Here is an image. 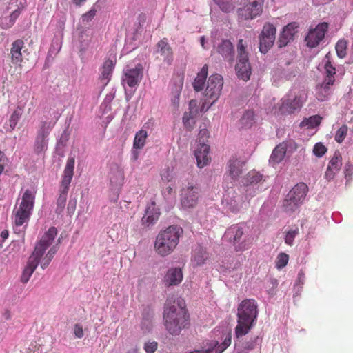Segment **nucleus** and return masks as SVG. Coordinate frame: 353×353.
I'll list each match as a JSON object with an SVG mask.
<instances>
[{
	"instance_id": "f257e3e1",
	"label": "nucleus",
	"mask_w": 353,
	"mask_h": 353,
	"mask_svg": "<svg viewBox=\"0 0 353 353\" xmlns=\"http://www.w3.org/2000/svg\"><path fill=\"white\" fill-rule=\"evenodd\" d=\"M189 316L187 310L181 301H178L172 303L167 301L165 304L163 312L164 325L166 330L173 336L180 334L182 329L189 325Z\"/></svg>"
},
{
	"instance_id": "f03ea898",
	"label": "nucleus",
	"mask_w": 353,
	"mask_h": 353,
	"mask_svg": "<svg viewBox=\"0 0 353 353\" xmlns=\"http://www.w3.org/2000/svg\"><path fill=\"white\" fill-rule=\"evenodd\" d=\"M183 230L178 225H171L161 231L156 238L154 247L157 252L164 256L171 253L179 243Z\"/></svg>"
},
{
	"instance_id": "7ed1b4c3",
	"label": "nucleus",
	"mask_w": 353,
	"mask_h": 353,
	"mask_svg": "<svg viewBox=\"0 0 353 353\" xmlns=\"http://www.w3.org/2000/svg\"><path fill=\"white\" fill-rule=\"evenodd\" d=\"M74 158L69 157L63 172V176L59 190V196L57 200V208L55 209V213L57 214H62L65 208L69 185L71 183V180L74 174Z\"/></svg>"
},
{
	"instance_id": "20e7f679",
	"label": "nucleus",
	"mask_w": 353,
	"mask_h": 353,
	"mask_svg": "<svg viewBox=\"0 0 353 353\" xmlns=\"http://www.w3.org/2000/svg\"><path fill=\"white\" fill-rule=\"evenodd\" d=\"M307 99V92L305 90H299L296 93L290 92L287 98L281 100L279 107L283 113L292 114L299 110Z\"/></svg>"
},
{
	"instance_id": "39448f33",
	"label": "nucleus",
	"mask_w": 353,
	"mask_h": 353,
	"mask_svg": "<svg viewBox=\"0 0 353 353\" xmlns=\"http://www.w3.org/2000/svg\"><path fill=\"white\" fill-rule=\"evenodd\" d=\"M53 125L50 121H42L39 125V130L34 144V152L36 154H43L48 149V139Z\"/></svg>"
},
{
	"instance_id": "423d86ee",
	"label": "nucleus",
	"mask_w": 353,
	"mask_h": 353,
	"mask_svg": "<svg viewBox=\"0 0 353 353\" xmlns=\"http://www.w3.org/2000/svg\"><path fill=\"white\" fill-rule=\"evenodd\" d=\"M276 29L275 26L266 23L259 35V50L261 53L265 54L272 47L275 41Z\"/></svg>"
},
{
	"instance_id": "0eeeda50",
	"label": "nucleus",
	"mask_w": 353,
	"mask_h": 353,
	"mask_svg": "<svg viewBox=\"0 0 353 353\" xmlns=\"http://www.w3.org/2000/svg\"><path fill=\"white\" fill-rule=\"evenodd\" d=\"M231 343V334L228 333L223 341L219 345L216 340H206L202 343L201 349L189 353H222Z\"/></svg>"
},
{
	"instance_id": "6e6552de",
	"label": "nucleus",
	"mask_w": 353,
	"mask_h": 353,
	"mask_svg": "<svg viewBox=\"0 0 353 353\" xmlns=\"http://www.w3.org/2000/svg\"><path fill=\"white\" fill-rule=\"evenodd\" d=\"M223 85V79L221 74H214L209 77L205 97L212 100L211 105L219 98Z\"/></svg>"
},
{
	"instance_id": "1a4fd4ad",
	"label": "nucleus",
	"mask_w": 353,
	"mask_h": 353,
	"mask_svg": "<svg viewBox=\"0 0 353 353\" xmlns=\"http://www.w3.org/2000/svg\"><path fill=\"white\" fill-rule=\"evenodd\" d=\"M200 190L197 186L188 185L181 191V205L185 210L194 208L198 203Z\"/></svg>"
},
{
	"instance_id": "9d476101",
	"label": "nucleus",
	"mask_w": 353,
	"mask_h": 353,
	"mask_svg": "<svg viewBox=\"0 0 353 353\" xmlns=\"http://www.w3.org/2000/svg\"><path fill=\"white\" fill-rule=\"evenodd\" d=\"M258 316L257 303L254 299L244 300V335L253 326Z\"/></svg>"
},
{
	"instance_id": "9b49d317",
	"label": "nucleus",
	"mask_w": 353,
	"mask_h": 353,
	"mask_svg": "<svg viewBox=\"0 0 353 353\" xmlns=\"http://www.w3.org/2000/svg\"><path fill=\"white\" fill-rule=\"evenodd\" d=\"M57 234V229L55 227H51L43 235L39 242L36 245L33 252L31 254L41 259L43 256L47 248L51 245L55 236Z\"/></svg>"
},
{
	"instance_id": "f8f14e48",
	"label": "nucleus",
	"mask_w": 353,
	"mask_h": 353,
	"mask_svg": "<svg viewBox=\"0 0 353 353\" xmlns=\"http://www.w3.org/2000/svg\"><path fill=\"white\" fill-rule=\"evenodd\" d=\"M327 29L328 23L323 22L319 23L315 28L310 30L305 39L307 46L310 48L316 47L324 39Z\"/></svg>"
},
{
	"instance_id": "ddd939ff",
	"label": "nucleus",
	"mask_w": 353,
	"mask_h": 353,
	"mask_svg": "<svg viewBox=\"0 0 353 353\" xmlns=\"http://www.w3.org/2000/svg\"><path fill=\"white\" fill-rule=\"evenodd\" d=\"M143 67L139 63L134 68H126L122 81L129 87L134 88L139 85L143 78Z\"/></svg>"
},
{
	"instance_id": "4468645a",
	"label": "nucleus",
	"mask_w": 353,
	"mask_h": 353,
	"mask_svg": "<svg viewBox=\"0 0 353 353\" xmlns=\"http://www.w3.org/2000/svg\"><path fill=\"white\" fill-rule=\"evenodd\" d=\"M264 0H244V19H252L261 14Z\"/></svg>"
},
{
	"instance_id": "2eb2a0df",
	"label": "nucleus",
	"mask_w": 353,
	"mask_h": 353,
	"mask_svg": "<svg viewBox=\"0 0 353 353\" xmlns=\"http://www.w3.org/2000/svg\"><path fill=\"white\" fill-rule=\"evenodd\" d=\"M299 27L297 22H292L283 28L278 41L280 48L286 46L290 41L294 39L295 34L298 32Z\"/></svg>"
},
{
	"instance_id": "dca6fc26",
	"label": "nucleus",
	"mask_w": 353,
	"mask_h": 353,
	"mask_svg": "<svg viewBox=\"0 0 353 353\" xmlns=\"http://www.w3.org/2000/svg\"><path fill=\"white\" fill-rule=\"evenodd\" d=\"M243 235L242 228L239 224L232 225L225 232V237L232 242L233 241L236 251H241L242 249V242L241 238Z\"/></svg>"
},
{
	"instance_id": "f3484780",
	"label": "nucleus",
	"mask_w": 353,
	"mask_h": 353,
	"mask_svg": "<svg viewBox=\"0 0 353 353\" xmlns=\"http://www.w3.org/2000/svg\"><path fill=\"white\" fill-rule=\"evenodd\" d=\"M210 146L202 141V143H199L197 148L194 152V156L196 159L197 165L199 168H203L209 162Z\"/></svg>"
},
{
	"instance_id": "a211bd4d",
	"label": "nucleus",
	"mask_w": 353,
	"mask_h": 353,
	"mask_svg": "<svg viewBox=\"0 0 353 353\" xmlns=\"http://www.w3.org/2000/svg\"><path fill=\"white\" fill-rule=\"evenodd\" d=\"M216 51L223 59L232 64L234 60V50L233 45L229 40H222L217 46Z\"/></svg>"
},
{
	"instance_id": "6ab92c4d",
	"label": "nucleus",
	"mask_w": 353,
	"mask_h": 353,
	"mask_svg": "<svg viewBox=\"0 0 353 353\" xmlns=\"http://www.w3.org/2000/svg\"><path fill=\"white\" fill-rule=\"evenodd\" d=\"M325 78L320 88L323 90L327 95L329 94L330 85H332L335 81L334 75L336 74V68L331 64L330 61H327L325 65Z\"/></svg>"
},
{
	"instance_id": "aec40b11",
	"label": "nucleus",
	"mask_w": 353,
	"mask_h": 353,
	"mask_svg": "<svg viewBox=\"0 0 353 353\" xmlns=\"http://www.w3.org/2000/svg\"><path fill=\"white\" fill-rule=\"evenodd\" d=\"M183 279V273L180 268L169 269L164 276L163 282L166 286L177 285Z\"/></svg>"
},
{
	"instance_id": "412c9836",
	"label": "nucleus",
	"mask_w": 353,
	"mask_h": 353,
	"mask_svg": "<svg viewBox=\"0 0 353 353\" xmlns=\"http://www.w3.org/2000/svg\"><path fill=\"white\" fill-rule=\"evenodd\" d=\"M40 260L41 259L36 257L34 255L31 254L30 256L27 265H26L21 276V281L23 283H26L29 281L30 276L40 263Z\"/></svg>"
},
{
	"instance_id": "4be33fe9",
	"label": "nucleus",
	"mask_w": 353,
	"mask_h": 353,
	"mask_svg": "<svg viewBox=\"0 0 353 353\" xmlns=\"http://www.w3.org/2000/svg\"><path fill=\"white\" fill-rule=\"evenodd\" d=\"M263 176L258 172L255 170H252L249 172L245 177L246 187L247 188L245 190L246 192V196L249 195L250 196H253L256 194V190L253 188L250 187V185H254L259 183L262 180Z\"/></svg>"
},
{
	"instance_id": "5701e85b",
	"label": "nucleus",
	"mask_w": 353,
	"mask_h": 353,
	"mask_svg": "<svg viewBox=\"0 0 353 353\" xmlns=\"http://www.w3.org/2000/svg\"><path fill=\"white\" fill-rule=\"evenodd\" d=\"M308 191L307 185L304 183L296 184L289 192L290 198H293L295 201L301 204L303 202Z\"/></svg>"
},
{
	"instance_id": "b1692460",
	"label": "nucleus",
	"mask_w": 353,
	"mask_h": 353,
	"mask_svg": "<svg viewBox=\"0 0 353 353\" xmlns=\"http://www.w3.org/2000/svg\"><path fill=\"white\" fill-rule=\"evenodd\" d=\"M109 177L110 182L112 186L117 188L121 185L123 180V173L122 170L119 168V166L117 164H111Z\"/></svg>"
},
{
	"instance_id": "393cba45",
	"label": "nucleus",
	"mask_w": 353,
	"mask_h": 353,
	"mask_svg": "<svg viewBox=\"0 0 353 353\" xmlns=\"http://www.w3.org/2000/svg\"><path fill=\"white\" fill-rule=\"evenodd\" d=\"M157 46L158 48L157 52L161 54L163 57L164 61L168 65H170L173 61V57L172 50L170 45L163 39L158 42Z\"/></svg>"
},
{
	"instance_id": "a878e982",
	"label": "nucleus",
	"mask_w": 353,
	"mask_h": 353,
	"mask_svg": "<svg viewBox=\"0 0 353 353\" xmlns=\"http://www.w3.org/2000/svg\"><path fill=\"white\" fill-rule=\"evenodd\" d=\"M287 150V144L281 143L276 146L270 157V163L272 165L278 164L283 159Z\"/></svg>"
},
{
	"instance_id": "bb28decb",
	"label": "nucleus",
	"mask_w": 353,
	"mask_h": 353,
	"mask_svg": "<svg viewBox=\"0 0 353 353\" xmlns=\"http://www.w3.org/2000/svg\"><path fill=\"white\" fill-rule=\"evenodd\" d=\"M34 203V196L29 190H26L22 196V201L18 209L31 212Z\"/></svg>"
},
{
	"instance_id": "cd10ccee",
	"label": "nucleus",
	"mask_w": 353,
	"mask_h": 353,
	"mask_svg": "<svg viewBox=\"0 0 353 353\" xmlns=\"http://www.w3.org/2000/svg\"><path fill=\"white\" fill-rule=\"evenodd\" d=\"M229 172L233 179H236L242 172L243 162L240 159L232 157L229 162Z\"/></svg>"
},
{
	"instance_id": "c85d7f7f",
	"label": "nucleus",
	"mask_w": 353,
	"mask_h": 353,
	"mask_svg": "<svg viewBox=\"0 0 353 353\" xmlns=\"http://www.w3.org/2000/svg\"><path fill=\"white\" fill-rule=\"evenodd\" d=\"M208 258V253L203 247L198 245L194 250L192 255L194 265L198 266L204 264Z\"/></svg>"
},
{
	"instance_id": "c756f323",
	"label": "nucleus",
	"mask_w": 353,
	"mask_h": 353,
	"mask_svg": "<svg viewBox=\"0 0 353 353\" xmlns=\"http://www.w3.org/2000/svg\"><path fill=\"white\" fill-rule=\"evenodd\" d=\"M21 12V8L18 7L8 17H0V26L3 29H8L12 27L15 23Z\"/></svg>"
},
{
	"instance_id": "7c9ffc66",
	"label": "nucleus",
	"mask_w": 353,
	"mask_h": 353,
	"mask_svg": "<svg viewBox=\"0 0 353 353\" xmlns=\"http://www.w3.org/2000/svg\"><path fill=\"white\" fill-rule=\"evenodd\" d=\"M208 76V65H205L198 73L192 84L196 92L201 91L203 88Z\"/></svg>"
},
{
	"instance_id": "2f4dec72",
	"label": "nucleus",
	"mask_w": 353,
	"mask_h": 353,
	"mask_svg": "<svg viewBox=\"0 0 353 353\" xmlns=\"http://www.w3.org/2000/svg\"><path fill=\"white\" fill-rule=\"evenodd\" d=\"M159 214L160 213L158 212V210L155 208V203H152L151 206H149L145 210V214L142 218L143 223L145 224L146 222L148 225L153 224L159 218Z\"/></svg>"
},
{
	"instance_id": "473e14b6",
	"label": "nucleus",
	"mask_w": 353,
	"mask_h": 353,
	"mask_svg": "<svg viewBox=\"0 0 353 353\" xmlns=\"http://www.w3.org/2000/svg\"><path fill=\"white\" fill-rule=\"evenodd\" d=\"M23 41L21 39H17L12 43L10 50L12 61L17 63L21 61V50L23 47Z\"/></svg>"
},
{
	"instance_id": "72a5a7b5",
	"label": "nucleus",
	"mask_w": 353,
	"mask_h": 353,
	"mask_svg": "<svg viewBox=\"0 0 353 353\" xmlns=\"http://www.w3.org/2000/svg\"><path fill=\"white\" fill-rule=\"evenodd\" d=\"M238 61L235 65L236 74L239 79H243V39H239L237 45Z\"/></svg>"
},
{
	"instance_id": "f704fd0d",
	"label": "nucleus",
	"mask_w": 353,
	"mask_h": 353,
	"mask_svg": "<svg viewBox=\"0 0 353 353\" xmlns=\"http://www.w3.org/2000/svg\"><path fill=\"white\" fill-rule=\"evenodd\" d=\"M114 68V63L112 60H106L103 65L102 68V72L101 75V80H105L106 82L105 84L106 85L107 83L109 81L110 79L111 74L112 72V70Z\"/></svg>"
},
{
	"instance_id": "c9c22d12",
	"label": "nucleus",
	"mask_w": 353,
	"mask_h": 353,
	"mask_svg": "<svg viewBox=\"0 0 353 353\" xmlns=\"http://www.w3.org/2000/svg\"><path fill=\"white\" fill-rule=\"evenodd\" d=\"M148 137L146 130L141 129L135 134L134 139L133 147L136 149L142 148L145 143V139Z\"/></svg>"
},
{
	"instance_id": "e433bc0d",
	"label": "nucleus",
	"mask_w": 353,
	"mask_h": 353,
	"mask_svg": "<svg viewBox=\"0 0 353 353\" xmlns=\"http://www.w3.org/2000/svg\"><path fill=\"white\" fill-rule=\"evenodd\" d=\"M300 205V203L295 201L293 198H290V194H288L283 201V207L285 212H294L299 208Z\"/></svg>"
},
{
	"instance_id": "4c0bfd02",
	"label": "nucleus",
	"mask_w": 353,
	"mask_h": 353,
	"mask_svg": "<svg viewBox=\"0 0 353 353\" xmlns=\"http://www.w3.org/2000/svg\"><path fill=\"white\" fill-rule=\"evenodd\" d=\"M30 214L31 212L17 209L14 217L15 226H21L25 222L28 221Z\"/></svg>"
},
{
	"instance_id": "58836bf2",
	"label": "nucleus",
	"mask_w": 353,
	"mask_h": 353,
	"mask_svg": "<svg viewBox=\"0 0 353 353\" xmlns=\"http://www.w3.org/2000/svg\"><path fill=\"white\" fill-rule=\"evenodd\" d=\"M152 314L145 310L143 312V319L141 324V329L144 332H149L151 330L152 327Z\"/></svg>"
},
{
	"instance_id": "ea45409f",
	"label": "nucleus",
	"mask_w": 353,
	"mask_h": 353,
	"mask_svg": "<svg viewBox=\"0 0 353 353\" xmlns=\"http://www.w3.org/2000/svg\"><path fill=\"white\" fill-rule=\"evenodd\" d=\"M238 325L236 327V337L239 339L243 336V301L238 305Z\"/></svg>"
},
{
	"instance_id": "a19ab883",
	"label": "nucleus",
	"mask_w": 353,
	"mask_h": 353,
	"mask_svg": "<svg viewBox=\"0 0 353 353\" xmlns=\"http://www.w3.org/2000/svg\"><path fill=\"white\" fill-rule=\"evenodd\" d=\"M342 165V159L339 153H335L328 163V168L339 172Z\"/></svg>"
},
{
	"instance_id": "79ce46f5",
	"label": "nucleus",
	"mask_w": 353,
	"mask_h": 353,
	"mask_svg": "<svg viewBox=\"0 0 353 353\" xmlns=\"http://www.w3.org/2000/svg\"><path fill=\"white\" fill-rule=\"evenodd\" d=\"M58 250V244H56L55 245H53L47 252L45 258L43 259V261L41 263V267L42 269H45L47 268V266L49 265L52 259H53L54 254Z\"/></svg>"
},
{
	"instance_id": "37998d69",
	"label": "nucleus",
	"mask_w": 353,
	"mask_h": 353,
	"mask_svg": "<svg viewBox=\"0 0 353 353\" xmlns=\"http://www.w3.org/2000/svg\"><path fill=\"white\" fill-rule=\"evenodd\" d=\"M279 281L275 278H270L266 283V291L270 296H274L276 293Z\"/></svg>"
},
{
	"instance_id": "c03bdc74",
	"label": "nucleus",
	"mask_w": 353,
	"mask_h": 353,
	"mask_svg": "<svg viewBox=\"0 0 353 353\" xmlns=\"http://www.w3.org/2000/svg\"><path fill=\"white\" fill-rule=\"evenodd\" d=\"M347 43L345 39L338 41L336 44L335 48L337 55L340 58H343L347 54Z\"/></svg>"
},
{
	"instance_id": "a18cd8bd",
	"label": "nucleus",
	"mask_w": 353,
	"mask_h": 353,
	"mask_svg": "<svg viewBox=\"0 0 353 353\" xmlns=\"http://www.w3.org/2000/svg\"><path fill=\"white\" fill-rule=\"evenodd\" d=\"M289 261V255L281 252L280 253L276 260H275V266L278 270H281L288 264Z\"/></svg>"
},
{
	"instance_id": "49530a36",
	"label": "nucleus",
	"mask_w": 353,
	"mask_h": 353,
	"mask_svg": "<svg viewBox=\"0 0 353 353\" xmlns=\"http://www.w3.org/2000/svg\"><path fill=\"white\" fill-rule=\"evenodd\" d=\"M322 118L319 115H314L308 119L304 120L301 124L303 125H307L308 128H313L321 123Z\"/></svg>"
},
{
	"instance_id": "de8ad7c7",
	"label": "nucleus",
	"mask_w": 353,
	"mask_h": 353,
	"mask_svg": "<svg viewBox=\"0 0 353 353\" xmlns=\"http://www.w3.org/2000/svg\"><path fill=\"white\" fill-rule=\"evenodd\" d=\"M347 126L346 125H343L336 132L334 139L335 141L339 143H341L345 138L347 136Z\"/></svg>"
},
{
	"instance_id": "09e8293b",
	"label": "nucleus",
	"mask_w": 353,
	"mask_h": 353,
	"mask_svg": "<svg viewBox=\"0 0 353 353\" xmlns=\"http://www.w3.org/2000/svg\"><path fill=\"white\" fill-rule=\"evenodd\" d=\"M214 3L225 12H229L234 8L232 0H220V2Z\"/></svg>"
},
{
	"instance_id": "8fccbe9b",
	"label": "nucleus",
	"mask_w": 353,
	"mask_h": 353,
	"mask_svg": "<svg viewBox=\"0 0 353 353\" xmlns=\"http://www.w3.org/2000/svg\"><path fill=\"white\" fill-rule=\"evenodd\" d=\"M254 123V113L248 110L244 113V128H250Z\"/></svg>"
},
{
	"instance_id": "3c124183",
	"label": "nucleus",
	"mask_w": 353,
	"mask_h": 353,
	"mask_svg": "<svg viewBox=\"0 0 353 353\" xmlns=\"http://www.w3.org/2000/svg\"><path fill=\"white\" fill-rule=\"evenodd\" d=\"M327 152V148L321 143H317L314 145L313 148V153L318 157H321Z\"/></svg>"
},
{
	"instance_id": "603ef678",
	"label": "nucleus",
	"mask_w": 353,
	"mask_h": 353,
	"mask_svg": "<svg viewBox=\"0 0 353 353\" xmlns=\"http://www.w3.org/2000/svg\"><path fill=\"white\" fill-rule=\"evenodd\" d=\"M174 170L170 167L164 169L161 174L162 179L167 181H170L174 178Z\"/></svg>"
},
{
	"instance_id": "864d4df0",
	"label": "nucleus",
	"mask_w": 353,
	"mask_h": 353,
	"mask_svg": "<svg viewBox=\"0 0 353 353\" xmlns=\"http://www.w3.org/2000/svg\"><path fill=\"white\" fill-rule=\"evenodd\" d=\"M68 141V134L64 132L61 137L59 138L57 146H56V150L59 153V150L61 148L65 146L67 141Z\"/></svg>"
},
{
	"instance_id": "5fc2aeb1",
	"label": "nucleus",
	"mask_w": 353,
	"mask_h": 353,
	"mask_svg": "<svg viewBox=\"0 0 353 353\" xmlns=\"http://www.w3.org/2000/svg\"><path fill=\"white\" fill-rule=\"evenodd\" d=\"M298 234V229L288 231L285 237V242L289 245H292L296 235Z\"/></svg>"
},
{
	"instance_id": "6e6d98bb",
	"label": "nucleus",
	"mask_w": 353,
	"mask_h": 353,
	"mask_svg": "<svg viewBox=\"0 0 353 353\" xmlns=\"http://www.w3.org/2000/svg\"><path fill=\"white\" fill-rule=\"evenodd\" d=\"M97 10L95 8H92L88 12L82 15V22L83 23H88L90 21L93 17L96 15Z\"/></svg>"
},
{
	"instance_id": "4d7b16f0",
	"label": "nucleus",
	"mask_w": 353,
	"mask_h": 353,
	"mask_svg": "<svg viewBox=\"0 0 353 353\" xmlns=\"http://www.w3.org/2000/svg\"><path fill=\"white\" fill-rule=\"evenodd\" d=\"M144 349L147 353H154L157 349V343L155 341L145 343Z\"/></svg>"
},
{
	"instance_id": "13d9d810",
	"label": "nucleus",
	"mask_w": 353,
	"mask_h": 353,
	"mask_svg": "<svg viewBox=\"0 0 353 353\" xmlns=\"http://www.w3.org/2000/svg\"><path fill=\"white\" fill-rule=\"evenodd\" d=\"M80 45H79V52L80 56H82L87 50L88 46H89V40L88 39H83V37L81 39L79 40Z\"/></svg>"
},
{
	"instance_id": "bf43d9fd",
	"label": "nucleus",
	"mask_w": 353,
	"mask_h": 353,
	"mask_svg": "<svg viewBox=\"0 0 353 353\" xmlns=\"http://www.w3.org/2000/svg\"><path fill=\"white\" fill-rule=\"evenodd\" d=\"M210 137L209 131L205 128H201L199 132V143H202V141L204 139L205 142L207 141V139Z\"/></svg>"
},
{
	"instance_id": "052dcab7",
	"label": "nucleus",
	"mask_w": 353,
	"mask_h": 353,
	"mask_svg": "<svg viewBox=\"0 0 353 353\" xmlns=\"http://www.w3.org/2000/svg\"><path fill=\"white\" fill-rule=\"evenodd\" d=\"M19 114L14 111L10 118V120H9V125H10V130H14V128H15L17 122H18V120H19Z\"/></svg>"
},
{
	"instance_id": "680f3d73",
	"label": "nucleus",
	"mask_w": 353,
	"mask_h": 353,
	"mask_svg": "<svg viewBox=\"0 0 353 353\" xmlns=\"http://www.w3.org/2000/svg\"><path fill=\"white\" fill-rule=\"evenodd\" d=\"M244 69L245 71H244V81H248L250 79V75H251V71H250V63H248V59L244 56V65H243Z\"/></svg>"
},
{
	"instance_id": "e2e57ef3",
	"label": "nucleus",
	"mask_w": 353,
	"mask_h": 353,
	"mask_svg": "<svg viewBox=\"0 0 353 353\" xmlns=\"http://www.w3.org/2000/svg\"><path fill=\"white\" fill-rule=\"evenodd\" d=\"M183 123L186 129L188 130H191L193 129L195 121L192 119H188L186 117H183Z\"/></svg>"
},
{
	"instance_id": "0e129e2a",
	"label": "nucleus",
	"mask_w": 353,
	"mask_h": 353,
	"mask_svg": "<svg viewBox=\"0 0 353 353\" xmlns=\"http://www.w3.org/2000/svg\"><path fill=\"white\" fill-rule=\"evenodd\" d=\"M76 205H77V201L75 199H70L68 204V213L71 215L74 212V210L76 209Z\"/></svg>"
},
{
	"instance_id": "69168bd1",
	"label": "nucleus",
	"mask_w": 353,
	"mask_h": 353,
	"mask_svg": "<svg viewBox=\"0 0 353 353\" xmlns=\"http://www.w3.org/2000/svg\"><path fill=\"white\" fill-rule=\"evenodd\" d=\"M74 333L75 336L77 338H82L83 336V330L82 326L79 324H75L74 327Z\"/></svg>"
},
{
	"instance_id": "338daca9",
	"label": "nucleus",
	"mask_w": 353,
	"mask_h": 353,
	"mask_svg": "<svg viewBox=\"0 0 353 353\" xmlns=\"http://www.w3.org/2000/svg\"><path fill=\"white\" fill-rule=\"evenodd\" d=\"M337 173L338 172H335V170L327 167L325 173V177L327 181H331L335 177Z\"/></svg>"
},
{
	"instance_id": "774afa93",
	"label": "nucleus",
	"mask_w": 353,
	"mask_h": 353,
	"mask_svg": "<svg viewBox=\"0 0 353 353\" xmlns=\"http://www.w3.org/2000/svg\"><path fill=\"white\" fill-rule=\"evenodd\" d=\"M345 176L347 177H351V176L353 174V165L350 163H347L345 165V170H344Z\"/></svg>"
}]
</instances>
